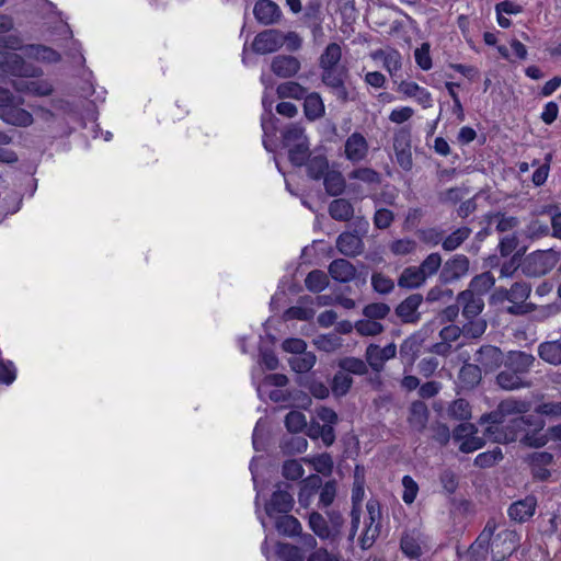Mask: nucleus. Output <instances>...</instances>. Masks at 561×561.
I'll use <instances>...</instances> for the list:
<instances>
[{
	"instance_id": "nucleus-22",
	"label": "nucleus",
	"mask_w": 561,
	"mask_h": 561,
	"mask_svg": "<svg viewBox=\"0 0 561 561\" xmlns=\"http://www.w3.org/2000/svg\"><path fill=\"white\" fill-rule=\"evenodd\" d=\"M300 68V61L291 55H277L271 62L272 72L284 79L295 77L299 72Z\"/></svg>"
},
{
	"instance_id": "nucleus-30",
	"label": "nucleus",
	"mask_w": 561,
	"mask_h": 561,
	"mask_svg": "<svg viewBox=\"0 0 561 561\" xmlns=\"http://www.w3.org/2000/svg\"><path fill=\"white\" fill-rule=\"evenodd\" d=\"M271 518L274 519V526L278 534L283 536L294 537L299 535L302 530L300 522L295 516L289 515V513L280 514Z\"/></svg>"
},
{
	"instance_id": "nucleus-17",
	"label": "nucleus",
	"mask_w": 561,
	"mask_h": 561,
	"mask_svg": "<svg viewBox=\"0 0 561 561\" xmlns=\"http://www.w3.org/2000/svg\"><path fill=\"white\" fill-rule=\"evenodd\" d=\"M8 47L11 49H21L24 55L28 58H34L36 60L47 61V62H57L60 60V55L56 50L50 47L44 45H26L20 46L18 39H10Z\"/></svg>"
},
{
	"instance_id": "nucleus-23",
	"label": "nucleus",
	"mask_w": 561,
	"mask_h": 561,
	"mask_svg": "<svg viewBox=\"0 0 561 561\" xmlns=\"http://www.w3.org/2000/svg\"><path fill=\"white\" fill-rule=\"evenodd\" d=\"M365 482H353V489H352V503L353 507L351 511V528L348 534V541L353 542L354 538L357 534L359 524H360V507L359 504L364 499L365 490H364Z\"/></svg>"
},
{
	"instance_id": "nucleus-16",
	"label": "nucleus",
	"mask_w": 561,
	"mask_h": 561,
	"mask_svg": "<svg viewBox=\"0 0 561 561\" xmlns=\"http://www.w3.org/2000/svg\"><path fill=\"white\" fill-rule=\"evenodd\" d=\"M425 537L419 529L405 530L400 539L402 553L410 559H417L423 553Z\"/></svg>"
},
{
	"instance_id": "nucleus-59",
	"label": "nucleus",
	"mask_w": 561,
	"mask_h": 561,
	"mask_svg": "<svg viewBox=\"0 0 561 561\" xmlns=\"http://www.w3.org/2000/svg\"><path fill=\"white\" fill-rule=\"evenodd\" d=\"M314 343L319 350L330 353L342 346V339L336 333H329L319 336Z\"/></svg>"
},
{
	"instance_id": "nucleus-21",
	"label": "nucleus",
	"mask_w": 561,
	"mask_h": 561,
	"mask_svg": "<svg viewBox=\"0 0 561 561\" xmlns=\"http://www.w3.org/2000/svg\"><path fill=\"white\" fill-rule=\"evenodd\" d=\"M457 302L461 307V313L465 319L479 318L484 309L483 298L472 294V290H463L458 294Z\"/></svg>"
},
{
	"instance_id": "nucleus-37",
	"label": "nucleus",
	"mask_w": 561,
	"mask_h": 561,
	"mask_svg": "<svg viewBox=\"0 0 561 561\" xmlns=\"http://www.w3.org/2000/svg\"><path fill=\"white\" fill-rule=\"evenodd\" d=\"M307 92V88L296 81H285L276 88V94L279 99L302 100Z\"/></svg>"
},
{
	"instance_id": "nucleus-56",
	"label": "nucleus",
	"mask_w": 561,
	"mask_h": 561,
	"mask_svg": "<svg viewBox=\"0 0 561 561\" xmlns=\"http://www.w3.org/2000/svg\"><path fill=\"white\" fill-rule=\"evenodd\" d=\"M442 256L439 253L434 252L428 254L419 265L426 278L435 275L442 266Z\"/></svg>"
},
{
	"instance_id": "nucleus-63",
	"label": "nucleus",
	"mask_w": 561,
	"mask_h": 561,
	"mask_svg": "<svg viewBox=\"0 0 561 561\" xmlns=\"http://www.w3.org/2000/svg\"><path fill=\"white\" fill-rule=\"evenodd\" d=\"M503 458V454L500 447H495L493 450L479 454L474 459V465L480 468H489L495 465Z\"/></svg>"
},
{
	"instance_id": "nucleus-5",
	"label": "nucleus",
	"mask_w": 561,
	"mask_h": 561,
	"mask_svg": "<svg viewBox=\"0 0 561 561\" xmlns=\"http://www.w3.org/2000/svg\"><path fill=\"white\" fill-rule=\"evenodd\" d=\"M24 100L4 90L0 96V119L8 125L16 127H28L33 124V115L22 106Z\"/></svg>"
},
{
	"instance_id": "nucleus-19",
	"label": "nucleus",
	"mask_w": 561,
	"mask_h": 561,
	"mask_svg": "<svg viewBox=\"0 0 561 561\" xmlns=\"http://www.w3.org/2000/svg\"><path fill=\"white\" fill-rule=\"evenodd\" d=\"M368 149L369 146L366 138L357 131L350 135L344 145L345 157L353 163L365 160Z\"/></svg>"
},
{
	"instance_id": "nucleus-46",
	"label": "nucleus",
	"mask_w": 561,
	"mask_h": 561,
	"mask_svg": "<svg viewBox=\"0 0 561 561\" xmlns=\"http://www.w3.org/2000/svg\"><path fill=\"white\" fill-rule=\"evenodd\" d=\"M306 462L312 465L313 469L323 476H331L333 471V458L330 454L323 453L312 458H305Z\"/></svg>"
},
{
	"instance_id": "nucleus-53",
	"label": "nucleus",
	"mask_w": 561,
	"mask_h": 561,
	"mask_svg": "<svg viewBox=\"0 0 561 561\" xmlns=\"http://www.w3.org/2000/svg\"><path fill=\"white\" fill-rule=\"evenodd\" d=\"M448 415L455 420L466 421L471 417V408L467 400L457 399L448 408Z\"/></svg>"
},
{
	"instance_id": "nucleus-40",
	"label": "nucleus",
	"mask_w": 561,
	"mask_h": 561,
	"mask_svg": "<svg viewBox=\"0 0 561 561\" xmlns=\"http://www.w3.org/2000/svg\"><path fill=\"white\" fill-rule=\"evenodd\" d=\"M421 340L416 335H411L407 337L400 345V356L402 360L407 362L409 365H412L420 352Z\"/></svg>"
},
{
	"instance_id": "nucleus-44",
	"label": "nucleus",
	"mask_w": 561,
	"mask_h": 561,
	"mask_svg": "<svg viewBox=\"0 0 561 561\" xmlns=\"http://www.w3.org/2000/svg\"><path fill=\"white\" fill-rule=\"evenodd\" d=\"M305 286L311 293H320L329 286V277L323 271L313 270L308 273Z\"/></svg>"
},
{
	"instance_id": "nucleus-52",
	"label": "nucleus",
	"mask_w": 561,
	"mask_h": 561,
	"mask_svg": "<svg viewBox=\"0 0 561 561\" xmlns=\"http://www.w3.org/2000/svg\"><path fill=\"white\" fill-rule=\"evenodd\" d=\"M355 330L362 336H375L382 333L385 328L379 321L366 318L355 323Z\"/></svg>"
},
{
	"instance_id": "nucleus-62",
	"label": "nucleus",
	"mask_w": 561,
	"mask_h": 561,
	"mask_svg": "<svg viewBox=\"0 0 561 561\" xmlns=\"http://www.w3.org/2000/svg\"><path fill=\"white\" fill-rule=\"evenodd\" d=\"M416 241L410 238L394 240L389 249L394 255H408L416 250Z\"/></svg>"
},
{
	"instance_id": "nucleus-20",
	"label": "nucleus",
	"mask_w": 561,
	"mask_h": 561,
	"mask_svg": "<svg viewBox=\"0 0 561 561\" xmlns=\"http://www.w3.org/2000/svg\"><path fill=\"white\" fill-rule=\"evenodd\" d=\"M505 357L502 351L493 345H483L477 353L474 360L485 373L492 371L503 364Z\"/></svg>"
},
{
	"instance_id": "nucleus-41",
	"label": "nucleus",
	"mask_w": 561,
	"mask_h": 561,
	"mask_svg": "<svg viewBox=\"0 0 561 561\" xmlns=\"http://www.w3.org/2000/svg\"><path fill=\"white\" fill-rule=\"evenodd\" d=\"M471 234V229L469 227H460L453 231L447 237L443 236L442 248L447 251H454L458 249Z\"/></svg>"
},
{
	"instance_id": "nucleus-27",
	"label": "nucleus",
	"mask_w": 561,
	"mask_h": 561,
	"mask_svg": "<svg viewBox=\"0 0 561 561\" xmlns=\"http://www.w3.org/2000/svg\"><path fill=\"white\" fill-rule=\"evenodd\" d=\"M329 274L339 283H348L354 279L356 268L345 259H335L329 265Z\"/></svg>"
},
{
	"instance_id": "nucleus-60",
	"label": "nucleus",
	"mask_w": 561,
	"mask_h": 561,
	"mask_svg": "<svg viewBox=\"0 0 561 561\" xmlns=\"http://www.w3.org/2000/svg\"><path fill=\"white\" fill-rule=\"evenodd\" d=\"M285 425L291 433H299L307 426V420L302 412L290 411L285 416Z\"/></svg>"
},
{
	"instance_id": "nucleus-24",
	"label": "nucleus",
	"mask_w": 561,
	"mask_h": 561,
	"mask_svg": "<svg viewBox=\"0 0 561 561\" xmlns=\"http://www.w3.org/2000/svg\"><path fill=\"white\" fill-rule=\"evenodd\" d=\"M374 60H381L383 68L391 77H394L402 68V56L399 50L387 47L376 49L370 54Z\"/></svg>"
},
{
	"instance_id": "nucleus-50",
	"label": "nucleus",
	"mask_w": 561,
	"mask_h": 561,
	"mask_svg": "<svg viewBox=\"0 0 561 561\" xmlns=\"http://www.w3.org/2000/svg\"><path fill=\"white\" fill-rule=\"evenodd\" d=\"M366 364L369 366L375 373H380L385 368V358L379 351V345L369 344L365 352Z\"/></svg>"
},
{
	"instance_id": "nucleus-10",
	"label": "nucleus",
	"mask_w": 561,
	"mask_h": 561,
	"mask_svg": "<svg viewBox=\"0 0 561 561\" xmlns=\"http://www.w3.org/2000/svg\"><path fill=\"white\" fill-rule=\"evenodd\" d=\"M519 536L515 530L504 529L496 534L491 540L492 557L496 561H501L517 549Z\"/></svg>"
},
{
	"instance_id": "nucleus-14",
	"label": "nucleus",
	"mask_w": 561,
	"mask_h": 561,
	"mask_svg": "<svg viewBox=\"0 0 561 561\" xmlns=\"http://www.w3.org/2000/svg\"><path fill=\"white\" fill-rule=\"evenodd\" d=\"M423 302V296L421 294H412L402 300L396 308V316L401 320L402 323H417L421 319V312L419 308Z\"/></svg>"
},
{
	"instance_id": "nucleus-1",
	"label": "nucleus",
	"mask_w": 561,
	"mask_h": 561,
	"mask_svg": "<svg viewBox=\"0 0 561 561\" xmlns=\"http://www.w3.org/2000/svg\"><path fill=\"white\" fill-rule=\"evenodd\" d=\"M342 47L337 43H330L319 56V69L321 82L341 103L350 101V92L346 88V80L350 71L346 65L341 64Z\"/></svg>"
},
{
	"instance_id": "nucleus-31",
	"label": "nucleus",
	"mask_w": 561,
	"mask_h": 561,
	"mask_svg": "<svg viewBox=\"0 0 561 561\" xmlns=\"http://www.w3.org/2000/svg\"><path fill=\"white\" fill-rule=\"evenodd\" d=\"M321 488V478L318 474H311L302 480L300 490L298 493V502L302 507H308L313 496Z\"/></svg>"
},
{
	"instance_id": "nucleus-58",
	"label": "nucleus",
	"mask_w": 561,
	"mask_h": 561,
	"mask_svg": "<svg viewBox=\"0 0 561 561\" xmlns=\"http://www.w3.org/2000/svg\"><path fill=\"white\" fill-rule=\"evenodd\" d=\"M390 313V307L383 302H373L364 307L363 314L371 320L385 319Z\"/></svg>"
},
{
	"instance_id": "nucleus-28",
	"label": "nucleus",
	"mask_w": 561,
	"mask_h": 561,
	"mask_svg": "<svg viewBox=\"0 0 561 561\" xmlns=\"http://www.w3.org/2000/svg\"><path fill=\"white\" fill-rule=\"evenodd\" d=\"M430 411L423 401H414L410 407V414L408 417L410 426L421 433L423 432L428 422Z\"/></svg>"
},
{
	"instance_id": "nucleus-35",
	"label": "nucleus",
	"mask_w": 561,
	"mask_h": 561,
	"mask_svg": "<svg viewBox=\"0 0 561 561\" xmlns=\"http://www.w3.org/2000/svg\"><path fill=\"white\" fill-rule=\"evenodd\" d=\"M458 378L463 388L472 389L481 380V367L478 364L466 363L460 368Z\"/></svg>"
},
{
	"instance_id": "nucleus-61",
	"label": "nucleus",
	"mask_w": 561,
	"mask_h": 561,
	"mask_svg": "<svg viewBox=\"0 0 561 561\" xmlns=\"http://www.w3.org/2000/svg\"><path fill=\"white\" fill-rule=\"evenodd\" d=\"M371 286L378 294L387 295L393 290L394 283L382 273H374L371 275Z\"/></svg>"
},
{
	"instance_id": "nucleus-15",
	"label": "nucleus",
	"mask_w": 561,
	"mask_h": 561,
	"mask_svg": "<svg viewBox=\"0 0 561 561\" xmlns=\"http://www.w3.org/2000/svg\"><path fill=\"white\" fill-rule=\"evenodd\" d=\"M531 408V403L527 400H519L516 398H507L505 400H502L499 405L497 410L489 415L482 416L481 421H494L500 420L499 415L506 416V415H513V414H524L527 413Z\"/></svg>"
},
{
	"instance_id": "nucleus-2",
	"label": "nucleus",
	"mask_w": 561,
	"mask_h": 561,
	"mask_svg": "<svg viewBox=\"0 0 561 561\" xmlns=\"http://www.w3.org/2000/svg\"><path fill=\"white\" fill-rule=\"evenodd\" d=\"M536 358L533 354L524 351H510L503 362V369L496 375V385L506 391L530 388L528 379Z\"/></svg>"
},
{
	"instance_id": "nucleus-43",
	"label": "nucleus",
	"mask_w": 561,
	"mask_h": 561,
	"mask_svg": "<svg viewBox=\"0 0 561 561\" xmlns=\"http://www.w3.org/2000/svg\"><path fill=\"white\" fill-rule=\"evenodd\" d=\"M495 283V278L491 272H484L480 275L474 276L467 290H472V294L482 297L488 293Z\"/></svg>"
},
{
	"instance_id": "nucleus-8",
	"label": "nucleus",
	"mask_w": 561,
	"mask_h": 561,
	"mask_svg": "<svg viewBox=\"0 0 561 561\" xmlns=\"http://www.w3.org/2000/svg\"><path fill=\"white\" fill-rule=\"evenodd\" d=\"M290 489L291 486L285 482H279L275 485V491L264 506L268 517L286 514L293 510L295 500L289 491Z\"/></svg>"
},
{
	"instance_id": "nucleus-51",
	"label": "nucleus",
	"mask_w": 561,
	"mask_h": 561,
	"mask_svg": "<svg viewBox=\"0 0 561 561\" xmlns=\"http://www.w3.org/2000/svg\"><path fill=\"white\" fill-rule=\"evenodd\" d=\"M353 385V378L343 370L337 371L331 383L333 393L336 397L345 396Z\"/></svg>"
},
{
	"instance_id": "nucleus-55",
	"label": "nucleus",
	"mask_w": 561,
	"mask_h": 561,
	"mask_svg": "<svg viewBox=\"0 0 561 561\" xmlns=\"http://www.w3.org/2000/svg\"><path fill=\"white\" fill-rule=\"evenodd\" d=\"M534 431H527L522 437L520 442L529 447H542L548 443V437L546 435L539 434V431L542 428V424H534Z\"/></svg>"
},
{
	"instance_id": "nucleus-11",
	"label": "nucleus",
	"mask_w": 561,
	"mask_h": 561,
	"mask_svg": "<svg viewBox=\"0 0 561 561\" xmlns=\"http://www.w3.org/2000/svg\"><path fill=\"white\" fill-rule=\"evenodd\" d=\"M531 293V286L526 282H516L510 288V302L506 311L513 316H522L531 311L533 305L525 304Z\"/></svg>"
},
{
	"instance_id": "nucleus-45",
	"label": "nucleus",
	"mask_w": 561,
	"mask_h": 561,
	"mask_svg": "<svg viewBox=\"0 0 561 561\" xmlns=\"http://www.w3.org/2000/svg\"><path fill=\"white\" fill-rule=\"evenodd\" d=\"M339 367L347 375L353 374L357 376H364L368 373L367 364L363 359L357 357L342 358L339 362Z\"/></svg>"
},
{
	"instance_id": "nucleus-18",
	"label": "nucleus",
	"mask_w": 561,
	"mask_h": 561,
	"mask_svg": "<svg viewBox=\"0 0 561 561\" xmlns=\"http://www.w3.org/2000/svg\"><path fill=\"white\" fill-rule=\"evenodd\" d=\"M253 14L260 24L267 26L279 22L282 10L272 0H257L253 8Z\"/></svg>"
},
{
	"instance_id": "nucleus-6",
	"label": "nucleus",
	"mask_w": 561,
	"mask_h": 561,
	"mask_svg": "<svg viewBox=\"0 0 561 561\" xmlns=\"http://www.w3.org/2000/svg\"><path fill=\"white\" fill-rule=\"evenodd\" d=\"M499 523L494 517L488 519L484 528L477 539L467 549L465 557L467 561H485L491 548V540L494 537Z\"/></svg>"
},
{
	"instance_id": "nucleus-25",
	"label": "nucleus",
	"mask_w": 561,
	"mask_h": 561,
	"mask_svg": "<svg viewBox=\"0 0 561 561\" xmlns=\"http://www.w3.org/2000/svg\"><path fill=\"white\" fill-rule=\"evenodd\" d=\"M337 250L345 256H357L364 251L362 238L353 232H343L336 239Z\"/></svg>"
},
{
	"instance_id": "nucleus-34",
	"label": "nucleus",
	"mask_w": 561,
	"mask_h": 561,
	"mask_svg": "<svg viewBox=\"0 0 561 561\" xmlns=\"http://www.w3.org/2000/svg\"><path fill=\"white\" fill-rule=\"evenodd\" d=\"M553 267L552 256L547 252H537L529 256L528 268L535 275H543Z\"/></svg>"
},
{
	"instance_id": "nucleus-13",
	"label": "nucleus",
	"mask_w": 561,
	"mask_h": 561,
	"mask_svg": "<svg viewBox=\"0 0 561 561\" xmlns=\"http://www.w3.org/2000/svg\"><path fill=\"white\" fill-rule=\"evenodd\" d=\"M283 45V32L277 28H268L254 37L252 49L256 54L265 55L278 50Z\"/></svg>"
},
{
	"instance_id": "nucleus-39",
	"label": "nucleus",
	"mask_w": 561,
	"mask_h": 561,
	"mask_svg": "<svg viewBox=\"0 0 561 561\" xmlns=\"http://www.w3.org/2000/svg\"><path fill=\"white\" fill-rule=\"evenodd\" d=\"M305 164L307 165L308 175L313 180L322 179L330 171L329 161L323 154L309 157Z\"/></svg>"
},
{
	"instance_id": "nucleus-57",
	"label": "nucleus",
	"mask_w": 561,
	"mask_h": 561,
	"mask_svg": "<svg viewBox=\"0 0 561 561\" xmlns=\"http://www.w3.org/2000/svg\"><path fill=\"white\" fill-rule=\"evenodd\" d=\"M305 469L299 460H286L282 467V474L285 479L297 481L302 478Z\"/></svg>"
},
{
	"instance_id": "nucleus-38",
	"label": "nucleus",
	"mask_w": 561,
	"mask_h": 561,
	"mask_svg": "<svg viewBox=\"0 0 561 561\" xmlns=\"http://www.w3.org/2000/svg\"><path fill=\"white\" fill-rule=\"evenodd\" d=\"M325 191L331 196H339L345 190V180L340 171L330 170L323 176Z\"/></svg>"
},
{
	"instance_id": "nucleus-7",
	"label": "nucleus",
	"mask_w": 561,
	"mask_h": 561,
	"mask_svg": "<svg viewBox=\"0 0 561 561\" xmlns=\"http://www.w3.org/2000/svg\"><path fill=\"white\" fill-rule=\"evenodd\" d=\"M366 510L368 517L365 519V528L359 538V545L364 550L369 549L375 543L381 529L380 503L375 499H370L366 503Z\"/></svg>"
},
{
	"instance_id": "nucleus-9",
	"label": "nucleus",
	"mask_w": 561,
	"mask_h": 561,
	"mask_svg": "<svg viewBox=\"0 0 561 561\" xmlns=\"http://www.w3.org/2000/svg\"><path fill=\"white\" fill-rule=\"evenodd\" d=\"M411 137V129L408 126L400 127L393 134L396 160L404 171H410L413 167Z\"/></svg>"
},
{
	"instance_id": "nucleus-47",
	"label": "nucleus",
	"mask_w": 561,
	"mask_h": 561,
	"mask_svg": "<svg viewBox=\"0 0 561 561\" xmlns=\"http://www.w3.org/2000/svg\"><path fill=\"white\" fill-rule=\"evenodd\" d=\"M288 362L294 371L302 374L309 371L314 366L317 357L311 352H305L291 357Z\"/></svg>"
},
{
	"instance_id": "nucleus-64",
	"label": "nucleus",
	"mask_w": 561,
	"mask_h": 561,
	"mask_svg": "<svg viewBox=\"0 0 561 561\" xmlns=\"http://www.w3.org/2000/svg\"><path fill=\"white\" fill-rule=\"evenodd\" d=\"M319 505L322 507L330 506L336 496V482L335 480L327 481L324 484L321 483L319 489Z\"/></svg>"
},
{
	"instance_id": "nucleus-29",
	"label": "nucleus",
	"mask_w": 561,
	"mask_h": 561,
	"mask_svg": "<svg viewBox=\"0 0 561 561\" xmlns=\"http://www.w3.org/2000/svg\"><path fill=\"white\" fill-rule=\"evenodd\" d=\"M325 113V106L318 92H310L304 98V114L310 122L321 118Z\"/></svg>"
},
{
	"instance_id": "nucleus-26",
	"label": "nucleus",
	"mask_w": 561,
	"mask_h": 561,
	"mask_svg": "<svg viewBox=\"0 0 561 561\" xmlns=\"http://www.w3.org/2000/svg\"><path fill=\"white\" fill-rule=\"evenodd\" d=\"M537 501L535 496H526L523 500L516 501L508 507V516L511 519L524 523L529 519L536 511Z\"/></svg>"
},
{
	"instance_id": "nucleus-12",
	"label": "nucleus",
	"mask_w": 561,
	"mask_h": 561,
	"mask_svg": "<svg viewBox=\"0 0 561 561\" xmlns=\"http://www.w3.org/2000/svg\"><path fill=\"white\" fill-rule=\"evenodd\" d=\"M469 268V259L463 254H455L444 263L439 278L442 283L449 284L465 277Z\"/></svg>"
},
{
	"instance_id": "nucleus-3",
	"label": "nucleus",
	"mask_w": 561,
	"mask_h": 561,
	"mask_svg": "<svg viewBox=\"0 0 561 561\" xmlns=\"http://www.w3.org/2000/svg\"><path fill=\"white\" fill-rule=\"evenodd\" d=\"M282 142L288 149V159L296 165H305L310 157L309 140L305 128L297 123L289 124L282 131Z\"/></svg>"
},
{
	"instance_id": "nucleus-49",
	"label": "nucleus",
	"mask_w": 561,
	"mask_h": 561,
	"mask_svg": "<svg viewBox=\"0 0 561 561\" xmlns=\"http://www.w3.org/2000/svg\"><path fill=\"white\" fill-rule=\"evenodd\" d=\"M328 527L330 530V541L334 542L341 537L342 528L344 526L343 515L335 510L327 512Z\"/></svg>"
},
{
	"instance_id": "nucleus-32",
	"label": "nucleus",
	"mask_w": 561,
	"mask_h": 561,
	"mask_svg": "<svg viewBox=\"0 0 561 561\" xmlns=\"http://www.w3.org/2000/svg\"><path fill=\"white\" fill-rule=\"evenodd\" d=\"M426 279L419 266H409L400 274L398 286L407 289H415L425 284Z\"/></svg>"
},
{
	"instance_id": "nucleus-42",
	"label": "nucleus",
	"mask_w": 561,
	"mask_h": 561,
	"mask_svg": "<svg viewBox=\"0 0 561 561\" xmlns=\"http://www.w3.org/2000/svg\"><path fill=\"white\" fill-rule=\"evenodd\" d=\"M309 528L322 540H330L328 519L319 512H311L308 516Z\"/></svg>"
},
{
	"instance_id": "nucleus-54",
	"label": "nucleus",
	"mask_w": 561,
	"mask_h": 561,
	"mask_svg": "<svg viewBox=\"0 0 561 561\" xmlns=\"http://www.w3.org/2000/svg\"><path fill=\"white\" fill-rule=\"evenodd\" d=\"M334 424H312L310 436L321 437L325 446H331L335 442Z\"/></svg>"
},
{
	"instance_id": "nucleus-33",
	"label": "nucleus",
	"mask_w": 561,
	"mask_h": 561,
	"mask_svg": "<svg viewBox=\"0 0 561 561\" xmlns=\"http://www.w3.org/2000/svg\"><path fill=\"white\" fill-rule=\"evenodd\" d=\"M539 357L553 366L561 365V341H547L538 345Z\"/></svg>"
},
{
	"instance_id": "nucleus-36",
	"label": "nucleus",
	"mask_w": 561,
	"mask_h": 561,
	"mask_svg": "<svg viewBox=\"0 0 561 561\" xmlns=\"http://www.w3.org/2000/svg\"><path fill=\"white\" fill-rule=\"evenodd\" d=\"M329 214L335 220L347 221L354 215V207L347 199L337 198L330 203Z\"/></svg>"
},
{
	"instance_id": "nucleus-4",
	"label": "nucleus",
	"mask_w": 561,
	"mask_h": 561,
	"mask_svg": "<svg viewBox=\"0 0 561 561\" xmlns=\"http://www.w3.org/2000/svg\"><path fill=\"white\" fill-rule=\"evenodd\" d=\"M533 425L534 421L530 415L515 417L506 426L501 425V420H494L485 428L484 436L494 443L507 444L517 439L520 440V437Z\"/></svg>"
},
{
	"instance_id": "nucleus-48",
	"label": "nucleus",
	"mask_w": 561,
	"mask_h": 561,
	"mask_svg": "<svg viewBox=\"0 0 561 561\" xmlns=\"http://www.w3.org/2000/svg\"><path fill=\"white\" fill-rule=\"evenodd\" d=\"M466 320L467 322L461 327L463 336L468 339H479L484 334L488 328V323L484 319L473 318Z\"/></svg>"
}]
</instances>
